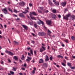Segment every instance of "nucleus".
<instances>
[{
  "instance_id": "obj_1",
  "label": "nucleus",
  "mask_w": 75,
  "mask_h": 75,
  "mask_svg": "<svg viewBox=\"0 0 75 75\" xmlns=\"http://www.w3.org/2000/svg\"><path fill=\"white\" fill-rule=\"evenodd\" d=\"M71 13H68L66 15V16H65L63 17V19H65L66 20H68V18L69 17L71 16Z\"/></svg>"
},
{
  "instance_id": "obj_2",
  "label": "nucleus",
  "mask_w": 75,
  "mask_h": 75,
  "mask_svg": "<svg viewBox=\"0 0 75 75\" xmlns=\"http://www.w3.org/2000/svg\"><path fill=\"white\" fill-rule=\"evenodd\" d=\"M38 35L39 36H43L46 35V33L43 32H39Z\"/></svg>"
},
{
  "instance_id": "obj_3",
  "label": "nucleus",
  "mask_w": 75,
  "mask_h": 75,
  "mask_svg": "<svg viewBox=\"0 0 75 75\" xmlns=\"http://www.w3.org/2000/svg\"><path fill=\"white\" fill-rule=\"evenodd\" d=\"M43 66H42V68L43 69H45V68H47L48 66V63H45L43 64Z\"/></svg>"
},
{
  "instance_id": "obj_4",
  "label": "nucleus",
  "mask_w": 75,
  "mask_h": 75,
  "mask_svg": "<svg viewBox=\"0 0 75 75\" xmlns=\"http://www.w3.org/2000/svg\"><path fill=\"white\" fill-rule=\"evenodd\" d=\"M67 4V3L66 1H64V2H62L61 4V5L63 7H64Z\"/></svg>"
},
{
  "instance_id": "obj_5",
  "label": "nucleus",
  "mask_w": 75,
  "mask_h": 75,
  "mask_svg": "<svg viewBox=\"0 0 75 75\" xmlns=\"http://www.w3.org/2000/svg\"><path fill=\"white\" fill-rule=\"evenodd\" d=\"M46 50L45 47L43 46H42V48H40V52H42Z\"/></svg>"
},
{
  "instance_id": "obj_6",
  "label": "nucleus",
  "mask_w": 75,
  "mask_h": 75,
  "mask_svg": "<svg viewBox=\"0 0 75 75\" xmlns=\"http://www.w3.org/2000/svg\"><path fill=\"white\" fill-rule=\"evenodd\" d=\"M53 2L54 3L55 5H57L58 6H59V2L57 1L56 0H53Z\"/></svg>"
},
{
  "instance_id": "obj_7",
  "label": "nucleus",
  "mask_w": 75,
  "mask_h": 75,
  "mask_svg": "<svg viewBox=\"0 0 75 75\" xmlns=\"http://www.w3.org/2000/svg\"><path fill=\"white\" fill-rule=\"evenodd\" d=\"M2 11L3 12L5 13V14H8V11L7 10V8H4L3 9V10H2Z\"/></svg>"
},
{
  "instance_id": "obj_8",
  "label": "nucleus",
  "mask_w": 75,
  "mask_h": 75,
  "mask_svg": "<svg viewBox=\"0 0 75 75\" xmlns=\"http://www.w3.org/2000/svg\"><path fill=\"white\" fill-rule=\"evenodd\" d=\"M46 23L48 25H51L52 24V21H46Z\"/></svg>"
},
{
  "instance_id": "obj_9",
  "label": "nucleus",
  "mask_w": 75,
  "mask_h": 75,
  "mask_svg": "<svg viewBox=\"0 0 75 75\" xmlns=\"http://www.w3.org/2000/svg\"><path fill=\"white\" fill-rule=\"evenodd\" d=\"M22 27L26 30H28V27L26 25H22Z\"/></svg>"
},
{
  "instance_id": "obj_10",
  "label": "nucleus",
  "mask_w": 75,
  "mask_h": 75,
  "mask_svg": "<svg viewBox=\"0 0 75 75\" xmlns=\"http://www.w3.org/2000/svg\"><path fill=\"white\" fill-rule=\"evenodd\" d=\"M25 3L23 1H22L19 3V5L21 6H23L25 5Z\"/></svg>"
},
{
  "instance_id": "obj_11",
  "label": "nucleus",
  "mask_w": 75,
  "mask_h": 75,
  "mask_svg": "<svg viewBox=\"0 0 75 75\" xmlns=\"http://www.w3.org/2000/svg\"><path fill=\"white\" fill-rule=\"evenodd\" d=\"M52 17L53 19H55L57 18L56 15L54 14L52 15Z\"/></svg>"
},
{
  "instance_id": "obj_12",
  "label": "nucleus",
  "mask_w": 75,
  "mask_h": 75,
  "mask_svg": "<svg viewBox=\"0 0 75 75\" xmlns=\"http://www.w3.org/2000/svg\"><path fill=\"white\" fill-rule=\"evenodd\" d=\"M39 64H41V63H43L44 61L43 59H40L39 61Z\"/></svg>"
},
{
  "instance_id": "obj_13",
  "label": "nucleus",
  "mask_w": 75,
  "mask_h": 75,
  "mask_svg": "<svg viewBox=\"0 0 75 75\" xmlns=\"http://www.w3.org/2000/svg\"><path fill=\"white\" fill-rule=\"evenodd\" d=\"M48 1H49V4L51 6H52L53 5V3H52V1H51V0H49Z\"/></svg>"
},
{
  "instance_id": "obj_14",
  "label": "nucleus",
  "mask_w": 75,
  "mask_h": 75,
  "mask_svg": "<svg viewBox=\"0 0 75 75\" xmlns=\"http://www.w3.org/2000/svg\"><path fill=\"white\" fill-rule=\"evenodd\" d=\"M19 16L22 18H25V16H24L23 13H20L19 14Z\"/></svg>"
},
{
  "instance_id": "obj_15",
  "label": "nucleus",
  "mask_w": 75,
  "mask_h": 75,
  "mask_svg": "<svg viewBox=\"0 0 75 75\" xmlns=\"http://www.w3.org/2000/svg\"><path fill=\"white\" fill-rule=\"evenodd\" d=\"M72 20L74 21L75 20V16L74 15H72L71 16Z\"/></svg>"
},
{
  "instance_id": "obj_16",
  "label": "nucleus",
  "mask_w": 75,
  "mask_h": 75,
  "mask_svg": "<svg viewBox=\"0 0 75 75\" xmlns=\"http://www.w3.org/2000/svg\"><path fill=\"white\" fill-rule=\"evenodd\" d=\"M8 54L9 55H11V56H13V55H14V54H13L12 52L10 51H9Z\"/></svg>"
},
{
  "instance_id": "obj_17",
  "label": "nucleus",
  "mask_w": 75,
  "mask_h": 75,
  "mask_svg": "<svg viewBox=\"0 0 75 75\" xmlns=\"http://www.w3.org/2000/svg\"><path fill=\"white\" fill-rule=\"evenodd\" d=\"M46 59H45V60L46 61H48L49 60V59L48 58V57L47 55L46 56Z\"/></svg>"
},
{
  "instance_id": "obj_18",
  "label": "nucleus",
  "mask_w": 75,
  "mask_h": 75,
  "mask_svg": "<svg viewBox=\"0 0 75 75\" xmlns=\"http://www.w3.org/2000/svg\"><path fill=\"white\" fill-rule=\"evenodd\" d=\"M52 12L55 13L56 14V9H53V10L52 11Z\"/></svg>"
},
{
  "instance_id": "obj_19",
  "label": "nucleus",
  "mask_w": 75,
  "mask_h": 75,
  "mask_svg": "<svg viewBox=\"0 0 75 75\" xmlns=\"http://www.w3.org/2000/svg\"><path fill=\"white\" fill-rule=\"evenodd\" d=\"M13 59H15L16 61H17V60H18V57H17L15 56L14 57Z\"/></svg>"
},
{
  "instance_id": "obj_20",
  "label": "nucleus",
  "mask_w": 75,
  "mask_h": 75,
  "mask_svg": "<svg viewBox=\"0 0 75 75\" xmlns=\"http://www.w3.org/2000/svg\"><path fill=\"white\" fill-rule=\"evenodd\" d=\"M38 25L36 24H34V27H35V28H37L38 27Z\"/></svg>"
},
{
  "instance_id": "obj_21",
  "label": "nucleus",
  "mask_w": 75,
  "mask_h": 75,
  "mask_svg": "<svg viewBox=\"0 0 75 75\" xmlns=\"http://www.w3.org/2000/svg\"><path fill=\"white\" fill-rule=\"evenodd\" d=\"M31 60V58L29 57H28V59H27L26 61H28V62L30 61V60Z\"/></svg>"
},
{
  "instance_id": "obj_22",
  "label": "nucleus",
  "mask_w": 75,
  "mask_h": 75,
  "mask_svg": "<svg viewBox=\"0 0 75 75\" xmlns=\"http://www.w3.org/2000/svg\"><path fill=\"white\" fill-rule=\"evenodd\" d=\"M67 65L69 67H71V64L70 63H67Z\"/></svg>"
},
{
  "instance_id": "obj_23",
  "label": "nucleus",
  "mask_w": 75,
  "mask_h": 75,
  "mask_svg": "<svg viewBox=\"0 0 75 75\" xmlns=\"http://www.w3.org/2000/svg\"><path fill=\"white\" fill-rule=\"evenodd\" d=\"M28 12V11L27 10H26L25 11L23 12V13H25L26 14Z\"/></svg>"
},
{
  "instance_id": "obj_24",
  "label": "nucleus",
  "mask_w": 75,
  "mask_h": 75,
  "mask_svg": "<svg viewBox=\"0 0 75 75\" xmlns=\"http://www.w3.org/2000/svg\"><path fill=\"white\" fill-rule=\"evenodd\" d=\"M57 57L58 58H61L62 59L63 58V57L62 56H61L60 55H59L57 56Z\"/></svg>"
},
{
  "instance_id": "obj_25",
  "label": "nucleus",
  "mask_w": 75,
  "mask_h": 75,
  "mask_svg": "<svg viewBox=\"0 0 75 75\" xmlns=\"http://www.w3.org/2000/svg\"><path fill=\"white\" fill-rule=\"evenodd\" d=\"M32 14L35 16H37V14H36V13L35 12H33L32 13Z\"/></svg>"
},
{
  "instance_id": "obj_26",
  "label": "nucleus",
  "mask_w": 75,
  "mask_h": 75,
  "mask_svg": "<svg viewBox=\"0 0 75 75\" xmlns=\"http://www.w3.org/2000/svg\"><path fill=\"white\" fill-rule=\"evenodd\" d=\"M25 57L24 55H23L22 56V58H21V59L22 60H23L25 59Z\"/></svg>"
},
{
  "instance_id": "obj_27",
  "label": "nucleus",
  "mask_w": 75,
  "mask_h": 75,
  "mask_svg": "<svg viewBox=\"0 0 75 75\" xmlns=\"http://www.w3.org/2000/svg\"><path fill=\"white\" fill-rule=\"evenodd\" d=\"M39 21H40V23H41V24H42V25H44V23L40 20H39Z\"/></svg>"
},
{
  "instance_id": "obj_28",
  "label": "nucleus",
  "mask_w": 75,
  "mask_h": 75,
  "mask_svg": "<svg viewBox=\"0 0 75 75\" xmlns=\"http://www.w3.org/2000/svg\"><path fill=\"white\" fill-rule=\"evenodd\" d=\"M14 42H15V45H18V42H17L16 41H14Z\"/></svg>"
},
{
  "instance_id": "obj_29",
  "label": "nucleus",
  "mask_w": 75,
  "mask_h": 75,
  "mask_svg": "<svg viewBox=\"0 0 75 75\" xmlns=\"http://www.w3.org/2000/svg\"><path fill=\"white\" fill-rule=\"evenodd\" d=\"M30 53L32 55H33V51L32 50H30Z\"/></svg>"
},
{
  "instance_id": "obj_30",
  "label": "nucleus",
  "mask_w": 75,
  "mask_h": 75,
  "mask_svg": "<svg viewBox=\"0 0 75 75\" xmlns=\"http://www.w3.org/2000/svg\"><path fill=\"white\" fill-rule=\"evenodd\" d=\"M30 17L32 19H33V20L34 19V20H36V19H35V18L33 17H32L31 15H30Z\"/></svg>"
},
{
  "instance_id": "obj_31",
  "label": "nucleus",
  "mask_w": 75,
  "mask_h": 75,
  "mask_svg": "<svg viewBox=\"0 0 75 75\" xmlns=\"http://www.w3.org/2000/svg\"><path fill=\"white\" fill-rule=\"evenodd\" d=\"M49 11L48 10H46V11H43V13H48Z\"/></svg>"
},
{
  "instance_id": "obj_32",
  "label": "nucleus",
  "mask_w": 75,
  "mask_h": 75,
  "mask_svg": "<svg viewBox=\"0 0 75 75\" xmlns=\"http://www.w3.org/2000/svg\"><path fill=\"white\" fill-rule=\"evenodd\" d=\"M17 69L15 68L14 67H13V69L12 70H13V71H16V69Z\"/></svg>"
},
{
  "instance_id": "obj_33",
  "label": "nucleus",
  "mask_w": 75,
  "mask_h": 75,
  "mask_svg": "<svg viewBox=\"0 0 75 75\" xmlns=\"http://www.w3.org/2000/svg\"><path fill=\"white\" fill-rule=\"evenodd\" d=\"M71 38L72 39V40H75V37H74V36H72L71 37Z\"/></svg>"
},
{
  "instance_id": "obj_34",
  "label": "nucleus",
  "mask_w": 75,
  "mask_h": 75,
  "mask_svg": "<svg viewBox=\"0 0 75 75\" xmlns=\"http://www.w3.org/2000/svg\"><path fill=\"white\" fill-rule=\"evenodd\" d=\"M32 73L33 74H34L35 73V71L34 70H33Z\"/></svg>"
},
{
  "instance_id": "obj_35",
  "label": "nucleus",
  "mask_w": 75,
  "mask_h": 75,
  "mask_svg": "<svg viewBox=\"0 0 75 75\" xmlns=\"http://www.w3.org/2000/svg\"><path fill=\"white\" fill-rule=\"evenodd\" d=\"M10 73H11V74H12V75H13V74H14V72L11 71H10Z\"/></svg>"
},
{
  "instance_id": "obj_36",
  "label": "nucleus",
  "mask_w": 75,
  "mask_h": 75,
  "mask_svg": "<svg viewBox=\"0 0 75 75\" xmlns=\"http://www.w3.org/2000/svg\"><path fill=\"white\" fill-rule=\"evenodd\" d=\"M38 11L39 13H41L42 12L40 10H38Z\"/></svg>"
},
{
  "instance_id": "obj_37",
  "label": "nucleus",
  "mask_w": 75,
  "mask_h": 75,
  "mask_svg": "<svg viewBox=\"0 0 75 75\" xmlns=\"http://www.w3.org/2000/svg\"><path fill=\"white\" fill-rule=\"evenodd\" d=\"M62 65L64 66V67H65L66 65H65V64L64 63H62Z\"/></svg>"
},
{
  "instance_id": "obj_38",
  "label": "nucleus",
  "mask_w": 75,
  "mask_h": 75,
  "mask_svg": "<svg viewBox=\"0 0 75 75\" xmlns=\"http://www.w3.org/2000/svg\"><path fill=\"white\" fill-rule=\"evenodd\" d=\"M14 12L15 13H18V11H17V10H16V9L14 10Z\"/></svg>"
},
{
  "instance_id": "obj_39",
  "label": "nucleus",
  "mask_w": 75,
  "mask_h": 75,
  "mask_svg": "<svg viewBox=\"0 0 75 75\" xmlns=\"http://www.w3.org/2000/svg\"><path fill=\"white\" fill-rule=\"evenodd\" d=\"M6 53V54H9V52H10V51H7V50H6V51H5Z\"/></svg>"
},
{
  "instance_id": "obj_40",
  "label": "nucleus",
  "mask_w": 75,
  "mask_h": 75,
  "mask_svg": "<svg viewBox=\"0 0 75 75\" xmlns=\"http://www.w3.org/2000/svg\"><path fill=\"white\" fill-rule=\"evenodd\" d=\"M34 54L35 55H37V52H36V51L35 50L34 51Z\"/></svg>"
},
{
  "instance_id": "obj_41",
  "label": "nucleus",
  "mask_w": 75,
  "mask_h": 75,
  "mask_svg": "<svg viewBox=\"0 0 75 75\" xmlns=\"http://www.w3.org/2000/svg\"><path fill=\"white\" fill-rule=\"evenodd\" d=\"M40 21H37V24H39V25H40Z\"/></svg>"
},
{
  "instance_id": "obj_42",
  "label": "nucleus",
  "mask_w": 75,
  "mask_h": 75,
  "mask_svg": "<svg viewBox=\"0 0 75 75\" xmlns=\"http://www.w3.org/2000/svg\"><path fill=\"white\" fill-rule=\"evenodd\" d=\"M71 69H75V67H71Z\"/></svg>"
},
{
  "instance_id": "obj_43",
  "label": "nucleus",
  "mask_w": 75,
  "mask_h": 75,
  "mask_svg": "<svg viewBox=\"0 0 75 75\" xmlns=\"http://www.w3.org/2000/svg\"><path fill=\"white\" fill-rule=\"evenodd\" d=\"M50 60H51V61L52 60V56H51V57H50Z\"/></svg>"
},
{
  "instance_id": "obj_44",
  "label": "nucleus",
  "mask_w": 75,
  "mask_h": 75,
  "mask_svg": "<svg viewBox=\"0 0 75 75\" xmlns=\"http://www.w3.org/2000/svg\"><path fill=\"white\" fill-rule=\"evenodd\" d=\"M8 10L9 11H11V12H12V10H11V8H9L8 9Z\"/></svg>"
},
{
  "instance_id": "obj_45",
  "label": "nucleus",
  "mask_w": 75,
  "mask_h": 75,
  "mask_svg": "<svg viewBox=\"0 0 75 75\" xmlns=\"http://www.w3.org/2000/svg\"><path fill=\"white\" fill-rule=\"evenodd\" d=\"M64 41L66 42V43H68V40H65Z\"/></svg>"
},
{
  "instance_id": "obj_46",
  "label": "nucleus",
  "mask_w": 75,
  "mask_h": 75,
  "mask_svg": "<svg viewBox=\"0 0 75 75\" xmlns=\"http://www.w3.org/2000/svg\"><path fill=\"white\" fill-rule=\"evenodd\" d=\"M1 64H3V61L2 60H1Z\"/></svg>"
},
{
  "instance_id": "obj_47",
  "label": "nucleus",
  "mask_w": 75,
  "mask_h": 75,
  "mask_svg": "<svg viewBox=\"0 0 75 75\" xmlns=\"http://www.w3.org/2000/svg\"><path fill=\"white\" fill-rule=\"evenodd\" d=\"M40 9L41 10H43V7H40Z\"/></svg>"
},
{
  "instance_id": "obj_48",
  "label": "nucleus",
  "mask_w": 75,
  "mask_h": 75,
  "mask_svg": "<svg viewBox=\"0 0 75 75\" xmlns=\"http://www.w3.org/2000/svg\"><path fill=\"white\" fill-rule=\"evenodd\" d=\"M29 6L30 7H31L33 6L32 4H29Z\"/></svg>"
},
{
  "instance_id": "obj_49",
  "label": "nucleus",
  "mask_w": 75,
  "mask_h": 75,
  "mask_svg": "<svg viewBox=\"0 0 75 75\" xmlns=\"http://www.w3.org/2000/svg\"><path fill=\"white\" fill-rule=\"evenodd\" d=\"M65 58L66 59H67V60H69V59H68V57H67L65 56Z\"/></svg>"
},
{
  "instance_id": "obj_50",
  "label": "nucleus",
  "mask_w": 75,
  "mask_h": 75,
  "mask_svg": "<svg viewBox=\"0 0 75 75\" xmlns=\"http://www.w3.org/2000/svg\"><path fill=\"white\" fill-rule=\"evenodd\" d=\"M31 41L32 42V43H33V44H35V42L34 41L31 40Z\"/></svg>"
},
{
  "instance_id": "obj_51",
  "label": "nucleus",
  "mask_w": 75,
  "mask_h": 75,
  "mask_svg": "<svg viewBox=\"0 0 75 75\" xmlns=\"http://www.w3.org/2000/svg\"><path fill=\"white\" fill-rule=\"evenodd\" d=\"M31 34L34 36H35V34H34V33H31Z\"/></svg>"
},
{
  "instance_id": "obj_52",
  "label": "nucleus",
  "mask_w": 75,
  "mask_h": 75,
  "mask_svg": "<svg viewBox=\"0 0 75 75\" xmlns=\"http://www.w3.org/2000/svg\"><path fill=\"white\" fill-rule=\"evenodd\" d=\"M19 62H20V63L21 64H22V63H23L22 62V61L21 60H19Z\"/></svg>"
},
{
  "instance_id": "obj_53",
  "label": "nucleus",
  "mask_w": 75,
  "mask_h": 75,
  "mask_svg": "<svg viewBox=\"0 0 75 75\" xmlns=\"http://www.w3.org/2000/svg\"><path fill=\"white\" fill-rule=\"evenodd\" d=\"M0 25L1 27L2 28H3V25H1V24H0Z\"/></svg>"
},
{
  "instance_id": "obj_54",
  "label": "nucleus",
  "mask_w": 75,
  "mask_h": 75,
  "mask_svg": "<svg viewBox=\"0 0 75 75\" xmlns=\"http://www.w3.org/2000/svg\"><path fill=\"white\" fill-rule=\"evenodd\" d=\"M33 69H34V71H35L36 70V67H34L33 68Z\"/></svg>"
},
{
  "instance_id": "obj_55",
  "label": "nucleus",
  "mask_w": 75,
  "mask_h": 75,
  "mask_svg": "<svg viewBox=\"0 0 75 75\" xmlns=\"http://www.w3.org/2000/svg\"><path fill=\"white\" fill-rule=\"evenodd\" d=\"M8 61L9 62H11V60H10V59H8Z\"/></svg>"
},
{
  "instance_id": "obj_56",
  "label": "nucleus",
  "mask_w": 75,
  "mask_h": 75,
  "mask_svg": "<svg viewBox=\"0 0 75 75\" xmlns=\"http://www.w3.org/2000/svg\"><path fill=\"white\" fill-rule=\"evenodd\" d=\"M58 17L59 18H61V16H60V15H58Z\"/></svg>"
},
{
  "instance_id": "obj_57",
  "label": "nucleus",
  "mask_w": 75,
  "mask_h": 75,
  "mask_svg": "<svg viewBox=\"0 0 75 75\" xmlns=\"http://www.w3.org/2000/svg\"><path fill=\"white\" fill-rule=\"evenodd\" d=\"M64 11H68L67 9V8H66L64 10Z\"/></svg>"
},
{
  "instance_id": "obj_58",
  "label": "nucleus",
  "mask_w": 75,
  "mask_h": 75,
  "mask_svg": "<svg viewBox=\"0 0 75 75\" xmlns=\"http://www.w3.org/2000/svg\"><path fill=\"white\" fill-rule=\"evenodd\" d=\"M63 62H64V63L65 64H66V61L64 59V60Z\"/></svg>"
},
{
  "instance_id": "obj_59",
  "label": "nucleus",
  "mask_w": 75,
  "mask_h": 75,
  "mask_svg": "<svg viewBox=\"0 0 75 75\" xmlns=\"http://www.w3.org/2000/svg\"><path fill=\"white\" fill-rule=\"evenodd\" d=\"M28 50H31L30 47H28L27 48Z\"/></svg>"
},
{
  "instance_id": "obj_60",
  "label": "nucleus",
  "mask_w": 75,
  "mask_h": 75,
  "mask_svg": "<svg viewBox=\"0 0 75 75\" xmlns=\"http://www.w3.org/2000/svg\"><path fill=\"white\" fill-rule=\"evenodd\" d=\"M42 26L44 28H45L46 29V28L45 27V25H42Z\"/></svg>"
},
{
  "instance_id": "obj_61",
  "label": "nucleus",
  "mask_w": 75,
  "mask_h": 75,
  "mask_svg": "<svg viewBox=\"0 0 75 75\" xmlns=\"http://www.w3.org/2000/svg\"><path fill=\"white\" fill-rule=\"evenodd\" d=\"M48 33H51V32L50 30H48Z\"/></svg>"
},
{
  "instance_id": "obj_62",
  "label": "nucleus",
  "mask_w": 75,
  "mask_h": 75,
  "mask_svg": "<svg viewBox=\"0 0 75 75\" xmlns=\"http://www.w3.org/2000/svg\"><path fill=\"white\" fill-rule=\"evenodd\" d=\"M28 55L30 56H31V54L30 53H28Z\"/></svg>"
},
{
  "instance_id": "obj_63",
  "label": "nucleus",
  "mask_w": 75,
  "mask_h": 75,
  "mask_svg": "<svg viewBox=\"0 0 75 75\" xmlns=\"http://www.w3.org/2000/svg\"><path fill=\"white\" fill-rule=\"evenodd\" d=\"M21 69L23 70H25V69L24 68H22Z\"/></svg>"
},
{
  "instance_id": "obj_64",
  "label": "nucleus",
  "mask_w": 75,
  "mask_h": 75,
  "mask_svg": "<svg viewBox=\"0 0 75 75\" xmlns=\"http://www.w3.org/2000/svg\"><path fill=\"white\" fill-rule=\"evenodd\" d=\"M19 74L20 75H23L22 73H19Z\"/></svg>"
}]
</instances>
